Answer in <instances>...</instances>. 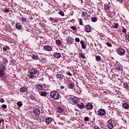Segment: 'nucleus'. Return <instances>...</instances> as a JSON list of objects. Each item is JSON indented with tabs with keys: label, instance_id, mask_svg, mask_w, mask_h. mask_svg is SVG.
<instances>
[{
	"label": "nucleus",
	"instance_id": "nucleus-60",
	"mask_svg": "<svg viewBox=\"0 0 129 129\" xmlns=\"http://www.w3.org/2000/svg\"><path fill=\"white\" fill-rule=\"evenodd\" d=\"M2 50L3 49H2V47H0V51H2Z\"/></svg>",
	"mask_w": 129,
	"mask_h": 129
},
{
	"label": "nucleus",
	"instance_id": "nucleus-56",
	"mask_svg": "<svg viewBox=\"0 0 129 129\" xmlns=\"http://www.w3.org/2000/svg\"><path fill=\"white\" fill-rule=\"evenodd\" d=\"M49 20H50V21H54V18H52V17H50V18H49Z\"/></svg>",
	"mask_w": 129,
	"mask_h": 129
},
{
	"label": "nucleus",
	"instance_id": "nucleus-2",
	"mask_svg": "<svg viewBox=\"0 0 129 129\" xmlns=\"http://www.w3.org/2000/svg\"><path fill=\"white\" fill-rule=\"evenodd\" d=\"M50 94L51 98H53V99L55 100H57L60 98V94H59L58 92L52 91L50 92Z\"/></svg>",
	"mask_w": 129,
	"mask_h": 129
},
{
	"label": "nucleus",
	"instance_id": "nucleus-49",
	"mask_svg": "<svg viewBox=\"0 0 129 129\" xmlns=\"http://www.w3.org/2000/svg\"><path fill=\"white\" fill-rule=\"evenodd\" d=\"M0 102L1 103H4V102H5V99H4V98H1L0 99Z\"/></svg>",
	"mask_w": 129,
	"mask_h": 129
},
{
	"label": "nucleus",
	"instance_id": "nucleus-8",
	"mask_svg": "<svg viewBox=\"0 0 129 129\" xmlns=\"http://www.w3.org/2000/svg\"><path fill=\"white\" fill-rule=\"evenodd\" d=\"M33 113L36 117H38L40 115V110L38 109H35L33 111Z\"/></svg>",
	"mask_w": 129,
	"mask_h": 129
},
{
	"label": "nucleus",
	"instance_id": "nucleus-3",
	"mask_svg": "<svg viewBox=\"0 0 129 129\" xmlns=\"http://www.w3.org/2000/svg\"><path fill=\"white\" fill-rule=\"evenodd\" d=\"M6 71V66L0 64V78H3L5 76V72Z\"/></svg>",
	"mask_w": 129,
	"mask_h": 129
},
{
	"label": "nucleus",
	"instance_id": "nucleus-58",
	"mask_svg": "<svg viewBox=\"0 0 129 129\" xmlns=\"http://www.w3.org/2000/svg\"><path fill=\"white\" fill-rule=\"evenodd\" d=\"M60 88H61V89H64V88H65V87H64V86H61Z\"/></svg>",
	"mask_w": 129,
	"mask_h": 129
},
{
	"label": "nucleus",
	"instance_id": "nucleus-27",
	"mask_svg": "<svg viewBox=\"0 0 129 129\" xmlns=\"http://www.w3.org/2000/svg\"><path fill=\"white\" fill-rule=\"evenodd\" d=\"M57 111L59 113H61V112H63V111H64V110L63 109V108H62V107H58L57 109Z\"/></svg>",
	"mask_w": 129,
	"mask_h": 129
},
{
	"label": "nucleus",
	"instance_id": "nucleus-7",
	"mask_svg": "<svg viewBox=\"0 0 129 129\" xmlns=\"http://www.w3.org/2000/svg\"><path fill=\"white\" fill-rule=\"evenodd\" d=\"M43 48L45 51H48V52H50V51H52V49H53L50 45H45L43 46Z\"/></svg>",
	"mask_w": 129,
	"mask_h": 129
},
{
	"label": "nucleus",
	"instance_id": "nucleus-29",
	"mask_svg": "<svg viewBox=\"0 0 129 129\" xmlns=\"http://www.w3.org/2000/svg\"><path fill=\"white\" fill-rule=\"evenodd\" d=\"M81 16L84 18V19H86V17H87V13L86 12H83Z\"/></svg>",
	"mask_w": 129,
	"mask_h": 129
},
{
	"label": "nucleus",
	"instance_id": "nucleus-17",
	"mask_svg": "<svg viewBox=\"0 0 129 129\" xmlns=\"http://www.w3.org/2000/svg\"><path fill=\"white\" fill-rule=\"evenodd\" d=\"M16 28L18 30H22V24L20 23H18L16 24Z\"/></svg>",
	"mask_w": 129,
	"mask_h": 129
},
{
	"label": "nucleus",
	"instance_id": "nucleus-38",
	"mask_svg": "<svg viewBox=\"0 0 129 129\" xmlns=\"http://www.w3.org/2000/svg\"><path fill=\"white\" fill-rule=\"evenodd\" d=\"M91 21L93 23H95V22L97 21V18H96V17H93L91 18Z\"/></svg>",
	"mask_w": 129,
	"mask_h": 129
},
{
	"label": "nucleus",
	"instance_id": "nucleus-48",
	"mask_svg": "<svg viewBox=\"0 0 129 129\" xmlns=\"http://www.w3.org/2000/svg\"><path fill=\"white\" fill-rule=\"evenodd\" d=\"M75 41L78 43H79V42H80V39H79V38H76Z\"/></svg>",
	"mask_w": 129,
	"mask_h": 129
},
{
	"label": "nucleus",
	"instance_id": "nucleus-32",
	"mask_svg": "<svg viewBox=\"0 0 129 129\" xmlns=\"http://www.w3.org/2000/svg\"><path fill=\"white\" fill-rule=\"evenodd\" d=\"M123 87L124 88H128L129 86H128V84H127V83L126 82H124L123 83Z\"/></svg>",
	"mask_w": 129,
	"mask_h": 129
},
{
	"label": "nucleus",
	"instance_id": "nucleus-11",
	"mask_svg": "<svg viewBox=\"0 0 129 129\" xmlns=\"http://www.w3.org/2000/svg\"><path fill=\"white\" fill-rule=\"evenodd\" d=\"M53 57H54V58H56V59H58V58L61 57V53L59 52H54L53 53Z\"/></svg>",
	"mask_w": 129,
	"mask_h": 129
},
{
	"label": "nucleus",
	"instance_id": "nucleus-36",
	"mask_svg": "<svg viewBox=\"0 0 129 129\" xmlns=\"http://www.w3.org/2000/svg\"><path fill=\"white\" fill-rule=\"evenodd\" d=\"M107 127L109 129H112V128H113V124H107Z\"/></svg>",
	"mask_w": 129,
	"mask_h": 129
},
{
	"label": "nucleus",
	"instance_id": "nucleus-13",
	"mask_svg": "<svg viewBox=\"0 0 129 129\" xmlns=\"http://www.w3.org/2000/svg\"><path fill=\"white\" fill-rule=\"evenodd\" d=\"M77 106L78 108H80V109H83V108L85 107V105H84V103H81V104H78Z\"/></svg>",
	"mask_w": 129,
	"mask_h": 129
},
{
	"label": "nucleus",
	"instance_id": "nucleus-28",
	"mask_svg": "<svg viewBox=\"0 0 129 129\" xmlns=\"http://www.w3.org/2000/svg\"><path fill=\"white\" fill-rule=\"evenodd\" d=\"M104 9L106 11H109L110 10V7L106 4L104 5Z\"/></svg>",
	"mask_w": 129,
	"mask_h": 129
},
{
	"label": "nucleus",
	"instance_id": "nucleus-20",
	"mask_svg": "<svg viewBox=\"0 0 129 129\" xmlns=\"http://www.w3.org/2000/svg\"><path fill=\"white\" fill-rule=\"evenodd\" d=\"M68 88H70V89H72L75 86V85L74 84V83H71L70 84H68Z\"/></svg>",
	"mask_w": 129,
	"mask_h": 129
},
{
	"label": "nucleus",
	"instance_id": "nucleus-62",
	"mask_svg": "<svg viewBox=\"0 0 129 129\" xmlns=\"http://www.w3.org/2000/svg\"><path fill=\"white\" fill-rule=\"evenodd\" d=\"M0 25H1V23H0Z\"/></svg>",
	"mask_w": 129,
	"mask_h": 129
},
{
	"label": "nucleus",
	"instance_id": "nucleus-1",
	"mask_svg": "<svg viewBox=\"0 0 129 129\" xmlns=\"http://www.w3.org/2000/svg\"><path fill=\"white\" fill-rule=\"evenodd\" d=\"M28 73H29L28 75L29 78L33 79L35 78V75L38 73V71L35 68H32L29 70Z\"/></svg>",
	"mask_w": 129,
	"mask_h": 129
},
{
	"label": "nucleus",
	"instance_id": "nucleus-41",
	"mask_svg": "<svg viewBox=\"0 0 129 129\" xmlns=\"http://www.w3.org/2000/svg\"><path fill=\"white\" fill-rule=\"evenodd\" d=\"M17 105L19 107L23 106V103L20 101L17 103Z\"/></svg>",
	"mask_w": 129,
	"mask_h": 129
},
{
	"label": "nucleus",
	"instance_id": "nucleus-54",
	"mask_svg": "<svg viewBox=\"0 0 129 129\" xmlns=\"http://www.w3.org/2000/svg\"><path fill=\"white\" fill-rule=\"evenodd\" d=\"M94 129H100V128L99 127H98V126H97V125L94 126Z\"/></svg>",
	"mask_w": 129,
	"mask_h": 129
},
{
	"label": "nucleus",
	"instance_id": "nucleus-5",
	"mask_svg": "<svg viewBox=\"0 0 129 129\" xmlns=\"http://www.w3.org/2000/svg\"><path fill=\"white\" fill-rule=\"evenodd\" d=\"M70 99L73 102V103H78L79 101V98H77V97H73L71 96L70 97Z\"/></svg>",
	"mask_w": 129,
	"mask_h": 129
},
{
	"label": "nucleus",
	"instance_id": "nucleus-61",
	"mask_svg": "<svg viewBox=\"0 0 129 129\" xmlns=\"http://www.w3.org/2000/svg\"><path fill=\"white\" fill-rule=\"evenodd\" d=\"M128 42H129V38H128Z\"/></svg>",
	"mask_w": 129,
	"mask_h": 129
},
{
	"label": "nucleus",
	"instance_id": "nucleus-9",
	"mask_svg": "<svg viewBox=\"0 0 129 129\" xmlns=\"http://www.w3.org/2000/svg\"><path fill=\"white\" fill-rule=\"evenodd\" d=\"M86 109L89 110H91L93 108V105L91 104L90 103H88L85 106Z\"/></svg>",
	"mask_w": 129,
	"mask_h": 129
},
{
	"label": "nucleus",
	"instance_id": "nucleus-4",
	"mask_svg": "<svg viewBox=\"0 0 129 129\" xmlns=\"http://www.w3.org/2000/svg\"><path fill=\"white\" fill-rule=\"evenodd\" d=\"M106 114V112H105V110L104 109H99L98 110L97 115H99L100 116H103V115H105Z\"/></svg>",
	"mask_w": 129,
	"mask_h": 129
},
{
	"label": "nucleus",
	"instance_id": "nucleus-26",
	"mask_svg": "<svg viewBox=\"0 0 129 129\" xmlns=\"http://www.w3.org/2000/svg\"><path fill=\"white\" fill-rule=\"evenodd\" d=\"M32 58L33 60H38V59H39V57H38V55H35V54H33L32 56Z\"/></svg>",
	"mask_w": 129,
	"mask_h": 129
},
{
	"label": "nucleus",
	"instance_id": "nucleus-35",
	"mask_svg": "<svg viewBox=\"0 0 129 129\" xmlns=\"http://www.w3.org/2000/svg\"><path fill=\"white\" fill-rule=\"evenodd\" d=\"M79 24L81 25V26H83V22L82 21V19L79 18L78 19Z\"/></svg>",
	"mask_w": 129,
	"mask_h": 129
},
{
	"label": "nucleus",
	"instance_id": "nucleus-40",
	"mask_svg": "<svg viewBox=\"0 0 129 129\" xmlns=\"http://www.w3.org/2000/svg\"><path fill=\"white\" fill-rule=\"evenodd\" d=\"M41 63H45V62H47V58H43L41 59Z\"/></svg>",
	"mask_w": 129,
	"mask_h": 129
},
{
	"label": "nucleus",
	"instance_id": "nucleus-24",
	"mask_svg": "<svg viewBox=\"0 0 129 129\" xmlns=\"http://www.w3.org/2000/svg\"><path fill=\"white\" fill-rule=\"evenodd\" d=\"M55 43L57 46H61V44H62V42L59 39L56 40Z\"/></svg>",
	"mask_w": 129,
	"mask_h": 129
},
{
	"label": "nucleus",
	"instance_id": "nucleus-50",
	"mask_svg": "<svg viewBox=\"0 0 129 129\" xmlns=\"http://www.w3.org/2000/svg\"><path fill=\"white\" fill-rule=\"evenodd\" d=\"M2 108L6 109V108H7V105H6V104L2 105Z\"/></svg>",
	"mask_w": 129,
	"mask_h": 129
},
{
	"label": "nucleus",
	"instance_id": "nucleus-22",
	"mask_svg": "<svg viewBox=\"0 0 129 129\" xmlns=\"http://www.w3.org/2000/svg\"><path fill=\"white\" fill-rule=\"evenodd\" d=\"M81 44L82 45V48L83 49H86V46L85 45V43L83 40H81L80 41Z\"/></svg>",
	"mask_w": 129,
	"mask_h": 129
},
{
	"label": "nucleus",
	"instance_id": "nucleus-10",
	"mask_svg": "<svg viewBox=\"0 0 129 129\" xmlns=\"http://www.w3.org/2000/svg\"><path fill=\"white\" fill-rule=\"evenodd\" d=\"M73 42H74V39L70 37H69L67 39V43H68V44H73Z\"/></svg>",
	"mask_w": 129,
	"mask_h": 129
},
{
	"label": "nucleus",
	"instance_id": "nucleus-34",
	"mask_svg": "<svg viewBox=\"0 0 129 129\" xmlns=\"http://www.w3.org/2000/svg\"><path fill=\"white\" fill-rule=\"evenodd\" d=\"M21 22L23 23V24H25V23H27V19L24 17L21 18Z\"/></svg>",
	"mask_w": 129,
	"mask_h": 129
},
{
	"label": "nucleus",
	"instance_id": "nucleus-57",
	"mask_svg": "<svg viewBox=\"0 0 129 129\" xmlns=\"http://www.w3.org/2000/svg\"><path fill=\"white\" fill-rule=\"evenodd\" d=\"M4 122V119H0V124L1 123H2V122Z\"/></svg>",
	"mask_w": 129,
	"mask_h": 129
},
{
	"label": "nucleus",
	"instance_id": "nucleus-16",
	"mask_svg": "<svg viewBox=\"0 0 129 129\" xmlns=\"http://www.w3.org/2000/svg\"><path fill=\"white\" fill-rule=\"evenodd\" d=\"M86 32L87 33H90V32H91V27H90V25H87L86 26Z\"/></svg>",
	"mask_w": 129,
	"mask_h": 129
},
{
	"label": "nucleus",
	"instance_id": "nucleus-53",
	"mask_svg": "<svg viewBox=\"0 0 129 129\" xmlns=\"http://www.w3.org/2000/svg\"><path fill=\"white\" fill-rule=\"evenodd\" d=\"M129 38V36H128V35H126L125 36V40H128V38Z\"/></svg>",
	"mask_w": 129,
	"mask_h": 129
},
{
	"label": "nucleus",
	"instance_id": "nucleus-45",
	"mask_svg": "<svg viewBox=\"0 0 129 129\" xmlns=\"http://www.w3.org/2000/svg\"><path fill=\"white\" fill-rule=\"evenodd\" d=\"M84 120L85 121H89V118L87 116H86V117H84Z\"/></svg>",
	"mask_w": 129,
	"mask_h": 129
},
{
	"label": "nucleus",
	"instance_id": "nucleus-52",
	"mask_svg": "<svg viewBox=\"0 0 129 129\" xmlns=\"http://www.w3.org/2000/svg\"><path fill=\"white\" fill-rule=\"evenodd\" d=\"M67 75H68L69 76H72V74H71V73L68 72L66 73Z\"/></svg>",
	"mask_w": 129,
	"mask_h": 129
},
{
	"label": "nucleus",
	"instance_id": "nucleus-37",
	"mask_svg": "<svg viewBox=\"0 0 129 129\" xmlns=\"http://www.w3.org/2000/svg\"><path fill=\"white\" fill-rule=\"evenodd\" d=\"M58 15H60V16H61L62 17H64V16H65V15L64 14V12L62 11H59V12H58Z\"/></svg>",
	"mask_w": 129,
	"mask_h": 129
},
{
	"label": "nucleus",
	"instance_id": "nucleus-31",
	"mask_svg": "<svg viewBox=\"0 0 129 129\" xmlns=\"http://www.w3.org/2000/svg\"><path fill=\"white\" fill-rule=\"evenodd\" d=\"M4 51H8L10 50V47H9L8 45H6L3 48Z\"/></svg>",
	"mask_w": 129,
	"mask_h": 129
},
{
	"label": "nucleus",
	"instance_id": "nucleus-59",
	"mask_svg": "<svg viewBox=\"0 0 129 129\" xmlns=\"http://www.w3.org/2000/svg\"><path fill=\"white\" fill-rule=\"evenodd\" d=\"M54 22H55V23H58V20L55 19Z\"/></svg>",
	"mask_w": 129,
	"mask_h": 129
},
{
	"label": "nucleus",
	"instance_id": "nucleus-12",
	"mask_svg": "<svg viewBox=\"0 0 129 129\" xmlns=\"http://www.w3.org/2000/svg\"><path fill=\"white\" fill-rule=\"evenodd\" d=\"M56 77L57 79H58L59 80H60V81H62V80H63V78L64 77V76L62 74L56 75Z\"/></svg>",
	"mask_w": 129,
	"mask_h": 129
},
{
	"label": "nucleus",
	"instance_id": "nucleus-51",
	"mask_svg": "<svg viewBox=\"0 0 129 129\" xmlns=\"http://www.w3.org/2000/svg\"><path fill=\"white\" fill-rule=\"evenodd\" d=\"M107 122H108V124H112L111 123L112 122V121L111 120L109 119V120H108Z\"/></svg>",
	"mask_w": 129,
	"mask_h": 129
},
{
	"label": "nucleus",
	"instance_id": "nucleus-14",
	"mask_svg": "<svg viewBox=\"0 0 129 129\" xmlns=\"http://www.w3.org/2000/svg\"><path fill=\"white\" fill-rule=\"evenodd\" d=\"M52 118L48 117L46 119L45 122H46V123H47V124H50V123H51V122H52Z\"/></svg>",
	"mask_w": 129,
	"mask_h": 129
},
{
	"label": "nucleus",
	"instance_id": "nucleus-23",
	"mask_svg": "<svg viewBox=\"0 0 129 129\" xmlns=\"http://www.w3.org/2000/svg\"><path fill=\"white\" fill-rule=\"evenodd\" d=\"M36 86L38 89H39V90H43V89H44V87H43V86L40 84H37L36 85Z\"/></svg>",
	"mask_w": 129,
	"mask_h": 129
},
{
	"label": "nucleus",
	"instance_id": "nucleus-18",
	"mask_svg": "<svg viewBox=\"0 0 129 129\" xmlns=\"http://www.w3.org/2000/svg\"><path fill=\"white\" fill-rule=\"evenodd\" d=\"M122 107L125 109H129V105L128 104L126 103H123L122 104Z\"/></svg>",
	"mask_w": 129,
	"mask_h": 129
},
{
	"label": "nucleus",
	"instance_id": "nucleus-44",
	"mask_svg": "<svg viewBox=\"0 0 129 129\" xmlns=\"http://www.w3.org/2000/svg\"><path fill=\"white\" fill-rule=\"evenodd\" d=\"M29 97L31 100H36V98H35V97L33 96L32 95L30 96Z\"/></svg>",
	"mask_w": 129,
	"mask_h": 129
},
{
	"label": "nucleus",
	"instance_id": "nucleus-15",
	"mask_svg": "<svg viewBox=\"0 0 129 129\" xmlns=\"http://www.w3.org/2000/svg\"><path fill=\"white\" fill-rule=\"evenodd\" d=\"M39 94L40 96H43L44 97H46V96H47V92L45 91H40L39 92Z\"/></svg>",
	"mask_w": 129,
	"mask_h": 129
},
{
	"label": "nucleus",
	"instance_id": "nucleus-19",
	"mask_svg": "<svg viewBox=\"0 0 129 129\" xmlns=\"http://www.w3.org/2000/svg\"><path fill=\"white\" fill-rule=\"evenodd\" d=\"M79 58H81L82 59H86V57H85V54L82 53H79Z\"/></svg>",
	"mask_w": 129,
	"mask_h": 129
},
{
	"label": "nucleus",
	"instance_id": "nucleus-25",
	"mask_svg": "<svg viewBox=\"0 0 129 129\" xmlns=\"http://www.w3.org/2000/svg\"><path fill=\"white\" fill-rule=\"evenodd\" d=\"M95 58H96V61H97V62H99L101 61V57L100 56L96 55Z\"/></svg>",
	"mask_w": 129,
	"mask_h": 129
},
{
	"label": "nucleus",
	"instance_id": "nucleus-46",
	"mask_svg": "<svg viewBox=\"0 0 129 129\" xmlns=\"http://www.w3.org/2000/svg\"><path fill=\"white\" fill-rule=\"evenodd\" d=\"M70 28L74 31H76V30H77V28H76L75 26H71Z\"/></svg>",
	"mask_w": 129,
	"mask_h": 129
},
{
	"label": "nucleus",
	"instance_id": "nucleus-30",
	"mask_svg": "<svg viewBox=\"0 0 129 129\" xmlns=\"http://www.w3.org/2000/svg\"><path fill=\"white\" fill-rule=\"evenodd\" d=\"M3 62L4 64H5V65L7 66V64H8L9 61L8 60L7 58H3Z\"/></svg>",
	"mask_w": 129,
	"mask_h": 129
},
{
	"label": "nucleus",
	"instance_id": "nucleus-6",
	"mask_svg": "<svg viewBox=\"0 0 129 129\" xmlns=\"http://www.w3.org/2000/svg\"><path fill=\"white\" fill-rule=\"evenodd\" d=\"M117 52L119 55H124V53H125V50L123 48L119 47V48H118Z\"/></svg>",
	"mask_w": 129,
	"mask_h": 129
},
{
	"label": "nucleus",
	"instance_id": "nucleus-42",
	"mask_svg": "<svg viewBox=\"0 0 129 129\" xmlns=\"http://www.w3.org/2000/svg\"><path fill=\"white\" fill-rule=\"evenodd\" d=\"M3 12L8 14V13H10V10H9L8 9H3Z\"/></svg>",
	"mask_w": 129,
	"mask_h": 129
},
{
	"label": "nucleus",
	"instance_id": "nucleus-47",
	"mask_svg": "<svg viewBox=\"0 0 129 129\" xmlns=\"http://www.w3.org/2000/svg\"><path fill=\"white\" fill-rule=\"evenodd\" d=\"M106 44L108 47H111L112 46V45L109 42H107Z\"/></svg>",
	"mask_w": 129,
	"mask_h": 129
},
{
	"label": "nucleus",
	"instance_id": "nucleus-39",
	"mask_svg": "<svg viewBox=\"0 0 129 129\" xmlns=\"http://www.w3.org/2000/svg\"><path fill=\"white\" fill-rule=\"evenodd\" d=\"M118 27V23H116L114 24L113 26L112 27L113 29H117V27Z\"/></svg>",
	"mask_w": 129,
	"mask_h": 129
},
{
	"label": "nucleus",
	"instance_id": "nucleus-55",
	"mask_svg": "<svg viewBox=\"0 0 129 129\" xmlns=\"http://www.w3.org/2000/svg\"><path fill=\"white\" fill-rule=\"evenodd\" d=\"M117 2H119L120 4H121L122 2H123V0H117Z\"/></svg>",
	"mask_w": 129,
	"mask_h": 129
},
{
	"label": "nucleus",
	"instance_id": "nucleus-43",
	"mask_svg": "<svg viewBox=\"0 0 129 129\" xmlns=\"http://www.w3.org/2000/svg\"><path fill=\"white\" fill-rule=\"evenodd\" d=\"M122 33L126 34V29L124 27H122Z\"/></svg>",
	"mask_w": 129,
	"mask_h": 129
},
{
	"label": "nucleus",
	"instance_id": "nucleus-21",
	"mask_svg": "<svg viewBox=\"0 0 129 129\" xmlns=\"http://www.w3.org/2000/svg\"><path fill=\"white\" fill-rule=\"evenodd\" d=\"M26 91H27V88L25 87H22L20 88V92L24 93V92H26Z\"/></svg>",
	"mask_w": 129,
	"mask_h": 129
},
{
	"label": "nucleus",
	"instance_id": "nucleus-33",
	"mask_svg": "<svg viewBox=\"0 0 129 129\" xmlns=\"http://www.w3.org/2000/svg\"><path fill=\"white\" fill-rule=\"evenodd\" d=\"M116 70H117V71H121L122 70V68L120 66H116Z\"/></svg>",
	"mask_w": 129,
	"mask_h": 129
}]
</instances>
